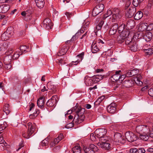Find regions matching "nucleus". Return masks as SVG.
I'll use <instances>...</instances> for the list:
<instances>
[{"label": "nucleus", "instance_id": "nucleus-44", "mask_svg": "<svg viewBox=\"0 0 153 153\" xmlns=\"http://www.w3.org/2000/svg\"><path fill=\"white\" fill-rule=\"evenodd\" d=\"M39 113V111L38 110H36L35 112L33 114L30 115L29 117L30 119H34L35 118Z\"/></svg>", "mask_w": 153, "mask_h": 153}, {"label": "nucleus", "instance_id": "nucleus-50", "mask_svg": "<svg viewBox=\"0 0 153 153\" xmlns=\"http://www.w3.org/2000/svg\"><path fill=\"white\" fill-rule=\"evenodd\" d=\"M55 86L51 82H49L47 84V88L48 89L51 90L54 89L55 88Z\"/></svg>", "mask_w": 153, "mask_h": 153}, {"label": "nucleus", "instance_id": "nucleus-3", "mask_svg": "<svg viewBox=\"0 0 153 153\" xmlns=\"http://www.w3.org/2000/svg\"><path fill=\"white\" fill-rule=\"evenodd\" d=\"M126 44L128 45V47L131 51H135L137 50V45L135 42L133 41L132 36L125 38Z\"/></svg>", "mask_w": 153, "mask_h": 153}, {"label": "nucleus", "instance_id": "nucleus-12", "mask_svg": "<svg viewBox=\"0 0 153 153\" xmlns=\"http://www.w3.org/2000/svg\"><path fill=\"white\" fill-rule=\"evenodd\" d=\"M126 139L129 142H131L137 140L136 137L132 132H127L125 134Z\"/></svg>", "mask_w": 153, "mask_h": 153}, {"label": "nucleus", "instance_id": "nucleus-28", "mask_svg": "<svg viewBox=\"0 0 153 153\" xmlns=\"http://www.w3.org/2000/svg\"><path fill=\"white\" fill-rule=\"evenodd\" d=\"M104 76L99 75H95L92 76L94 83L100 82V80H102Z\"/></svg>", "mask_w": 153, "mask_h": 153}, {"label": "nucleus", "instance_id": "nucleus-13", "mask_svg": "<svg viewBox=\"0 0 153 153\" xmlns=\"http://www.w3.org/2000/svg\"><path fill=\"white\" fill-rule=\"evenodd\" d=\"M114 139L116 142L121 144L125 143L126 141L124 137L119 133H116L114 134Z\"/></svg>", "mask_w": 153, "mask_h": 153}, {"label": "nucleus", "instance_id": "nucleus-52", "mask_svg": "<svg viewBox=\"0 0 153 153\" xmlns=\"http://www.w3.org/2000/svg\"><path fill=\"white\" fill-rule=\"evenodd\" d=\"M27 48V46L24 45L21 46L20 47V49H19L20 50V52H21L22 53L23 52L26 51Z\"/></svg>", "mask_w": 153, "mask_h": 153}, {"label": "nucleus", "instance_id": "nucleus-48", "mask_svg": "<svg viewBox=\"0 0 153 153\" xmlns=\"http://www.w3.org/2000/svg\"><path fill=\"white\" fill-rule=\"evenodd\" d=\"M67 50V48H62L59 51V53L57 54L58 56H61L64 55L66 53Z\"/></svg>", "mask_w": 153, "mask_h": 153}, {"label": "nucleus", "instance_id": "nucleus-40", "mask_svg": "<svg viewBox=\"0 0 153 153\" xmlns=\"http://www.w3.org/2000/svg\"><path fill=\"white\" fill-rule=\"evenodd\" d=\"M123 85L126 87H129L132 85V81L130 80H125L123 82Z\"/></svg>", "mask_w": 153, "mask_h": 153}, {"label": "nucleus", "instance_id": "nucleus-61", "mask_svg": "<svg viewBox=\"0 0 153 153\" xmlns=\"http://www.w3.org/2000/svg\"><path fill=\"white\" fill-rule=\"evenodd\" d=\"M24 146V145L23 142L22 141H21L20 142L19 144V145L18 146V148L17 149H16V151H18L21 148L23 147Z\"/></svg>", "mask_w": 153, "mask_h": 153}, {"label": "nucleus", "instance_id": "nucleus-16", "mask_svg": "<svg viewBox=\"0 0 153 153\" xmlns=\"http://www.w3.org/2000/svg\"><path fill=\"white\" fill-rule=\"evenodd\" d=\"M116 109V104L115 103H112L107 107V110L110 113L113 114L115 113Z\"/></svg>", "mask_w": 153, "mask_h": 153}, {"label": "nucleus", "instance_id": "nucleus-41", "mask_svg": "<svg viewBox=\"0 0 153 153\" xmlns=\"http://www.w3.org/2000/svg\"><path fill=\"white\" fill-rule=\"evenodd\" d=\"M146 46V45H145L144 47V48L143 50L145 53V55L146 56L147 55H149L153 53V51L152 50V48H149L147 49H145L144 47Z\"/></svg>", "mask_w": 153, "mask_h": 153}, {"label": "nucleus", "instance_id": "nucleus-27", "mask_svg": "<svg viewBox=\"0 0 153 153\" xmlns=\"http://www.w3.org/2000/svg\"><path fill=\"white\" fill-rule=\"evenodd\" d=\"M91 51L93 53H96L99 51L100 49L94 41L91 45Z\"/></svg>", "mask_w": 153, "mask_h": 153}, {"label": "nucleus", "instance_id": "nucleus-18", "mask_svg": "<svg viewBox=\"0 0 153 153\" xmlns=\"http://www.w3.org/2000/svg\"><path fill=\"white\" fill-rule=\"evenodd\" d=\"M56 96H53L47 102L46 105L48 106L52 107L54 106L56 103Z\"/></svg>", "mask_w": 153, "mask_h": 153}, {"label": "nucleus", "instance_id": "nucleus-58", "mask_svg": "<svg viewBox=\"0 0 153 153\" xmlns=\"http://www.w3.org/2000/svg\"><path fill=\"white\" fill-rule=\"evenodd\" d=\"M122 73L121 72L120 74V77L118 80L120 81V82H121L124 80L125 76L124 75H122Z\"/></svg>", "mask_w": 153, "mask_h": 153}, {"label": "nucleus", "instance_id": "nucleus-51", "mask_svg": "<svg viewBox=\"0 0 153 153\" xmlns=\"http://www.w3.org/2000/svg\"><path fill=\"white\" fill-rule=\"evenodd\" d=\"M90 138L92 141H94L96 139H98V138L96 137V134L95 133V134L92 133L90 135Z\"/></svg>", "mask_w": 153, "mask_h": 153}, {"label": "nucleus", "instance_id": "nucleus-34", "mask_svg": "<svg viewBox=\"0 0 153 153\" xmlns=\"http://www.w3.org/2000/svg\"><path fill=\"white\" fill-rule=\"evenodd\" d=\"M73 153H81V148L79 145L74 146L72 149Z\"/></svg>", "mask_w": 153, "mask_h": 153}, {"label": "nucleus", "instance_id": "nucleus-30", "mask_svg": "<svg viewBox=\"0 0 153 153\" xmlns=\"http://www.w3.org/2000/svg\"><path fill=\"white\" fill-rule=\"evenodd\" d=\"M121 72L120 70L117 71L115 72V74L112 76L111 77V80H114L115 81H117L120 77V74Z\"/></svg>", "mask_w": 153, "mask_h": 153}, {"label": "nucleus", "instance_id": "nucleus-9", "mask_svg": "<svg viewBox=\"0 0 153 153\" xmlns=\"http://www.w3.org/2000/svg\"><path fill=\"white\" fill-rule=\"evenodd\" d=\"M132 33L129 30H125L118 37L117 41L119 43H121L124 41L125 38L129 37V36H131Z\"/></svg>", "mask_w": 153, "mask_h": 153}, {"label": "nucleus", "instance_id": "nucleus-10", "mask_svg": "<svg viewBox=\"0 0 153 153\" xmlns=\"http://www.w3.org/2000/svg\"><path fill=\"white\" fill-rule=\"evenodd\" d=\"M104 5L103 4H99L94 7L92 12V15L95 16L101 13L103 10Z\"/></svg>", "mask_w": 153, "mask_h": 153}, {"label": "nucleus", "instance_id": "nucleus-47", "mask_svg": "<svg viewBox=\"0 0 153 153\" xmlns=\"http://www.w3.org/2000/svg\"><path fill=\"white\" fill-rule=\"evenodd\" d=\"M103 23L104 22L101 21L97 26L96 28V29L95 30V33L97 32L98 30H99L101 29L102 26L103 24Z\"/></svg>", "mask_w": 153, "mask_h": 153}, {"label": "nucleus", "instance_id": "nucleus-59", "mask_svg": "<svg viewBox=\"0 0 153 153\" xmlns=\"http://www.w3.org/2000/svg\"><path fill=\"white\" fill-rule=\"evenodd\" d=\"M65 15L68 19L70 18L71 16H72L74 15L73 13L70 12H66L65 13Z\"/></svg>", "mask_w": 153, "mask_h": 153}, {"label": "nucleus", "instance_id": "nucleus-11", "mask_svg": "<svg viewBox=\"0 0 153 153\" xmlns=\"http://www.w3.org/2000/svg\"><path fill=\"white\" fill-rule=\"evenodd\" d=\"M98 150L97 147L93 144L90 145L89 147H86L84 149L85 153H95Z\"/></svg>", "mask_w": 153, "mask_h": 153}, {"label": "nucleus", "instance_id": "nucleus-5", "mask_svg": "<svg viewBox=\"0 0 153 153\" xmlns=\"http://www.w3.org/2000/svg\"><path fill=\"white\" fill-rule=\"evenodd\" d=\"M98 145L103 149L108 151H110L113 148V144L109 141L108 138L105 141H100L98 143Z\"/></svg>", "mask_w": 153, "mask_h": 153}, {"label": "nucleus", "instance_id": "nucleus-7", "mask_svg": "<svg viewBox=\"0 0 153 153\" xmlns=\"http://www.w3.org/2000/svg\"><path fill=\"white\" fill-rule=\"evenodd\" d=\"M139 136L140 139L145 141H146L148 139L149 136L153 138V126L151 130L149 129L148 131H145L140 134Z\"/></svg>", "mask_w": 153, "mask_h": 153}, {"label": "nucleus", "instance_id": "nucleus-42", "mask_svg": "<svg viewBox=\"0 0 153 153\" xmlns=\"http://www.w3.org/2000/svg\"><path fill=\"white\" fill-rule=\"evenodd\" d=\"M143 16V13L141 11H138L135 14L134 19L135 20H139Z\"/></svg>", "mask_w": 153, "mask_h": 153}, {"label": "nucleus", "instance_id": "nucleus-35", "mask_svg": "<svg viewBox=\"0 0 153 153\" xmlns=\"http://www.w3.org/2000/svg\"><path fill=\"white\" fill-rule=\"evenodd\" d=\"M84 55V53L83 52L77 55L76 58L75 60H76V62H75L77 64L79 63L83 59Z\"/></svg>", "mask_w": 153, "mask_h": 153}, {"label": "nucleus", "instance_id": "nucleus-36", "mask_svg": "<svg viewBox=\"0 0 153 153\" xmlns=\"http://www.w3.org/2000/svg\"><path fill=\"white\" fill-rule=\"evenodd\" d=\"M148 24L146 23H141L138 28V29L140 31H143L147 29Z\"/></svg>", "mask_w": 153, "mask_h": 153}, {"label": "nucleus", "instance_id": "nucleus-22", "mask_svg": "<svg viewBox=\"0 0 153 153\" xmlns=\"http://www.w3.org/2000/svg\"><path fill=\"white\" fill-rule=\"evenodd\" d=\"M96 44L97 45L100 49L102 48L104 46H105V43L102 40L97 39L94 40Z\"/></svg>", "mask_w": 153, "mask_h": 153}, {"label": "nucleus", "instance_id": "nucleus-14", "mask_svg": "<svg viewBox=\"0 0 153 153\" xmlns=\"http://www.w3.org/2000/svg\"><path fill=\"white\" fill-rule=\"evenodd\" d=\"M43 27L46 29H50L52 28L53 24L51 20L48 18L45 19L44 20L42 25Z\"/></svg>", "mask_w": 153, "mask_h": 153}, {"label": "nucleus", "instance_id": "nucleus-1", "mask_svg": "<svg viewBox=\"0 0 153 153\" xmlns=\"http://www.w3.org/2000/svg\"><path fill=\"white\" fill-rule=\"evenodd\" d=\"M121 17L120 11L118 9L115 8L113 11L110 9L108 10L104 15L103 19H105L108 18L110 22H117Z\"/></svg>", "mask_w": 153, "mask_h": 153}, {"label": "nucleus", "instance_id": "nucleus-39", "mask_svg": "<svg viewBox=\"0 0 153 153\" xmlns=\"http://www.w3.org/2000/svg\"><path fill=\"white\" fill-rule=\"evenodd\" d=\"M135 25V22L132 20H129L128 21L127 26L128 28H132Z\"/></svg>", "mask_w": 153, "mask_h": 153}, {"label": "nucleus", "instance_id": "nucleus-4", "mask_svg": "<svg viewBox=\"0 0 153 153\" xmlns=\"http://www.w3.org/2000/svg\"><path fill=\"white\" fill-rule=\"evenodd\" d=\"M28 130L27 131L22 133V136L26 139L30 138L31 134L34 132L35 128V125L34 123L32 124L31 123L29 122L27 123Z\"/></svg>", "mask_w": 153, "mask_h": 153}, {"label": "nucleus", "instance_id": "nucleus-53", "mask_svg": "<svg viewBox=\"0 0 153 153\" xmlns=\"http://www.w3.org/2000/svg\"><path fill=\"white\" fill-rule=\"evenodd\" d=\"M48 141L45 139L42 141L40 145L42 147L46 146L48 145Z\"/></svg>", "mask_w": 153, "mask_h": 153}, {"label": "nucleus", "instance_id": "nucleus-45", "mask_svg": "<svg viewBox=\"0 0 153 153\" xmlns=\"http://www.w3.org/2000/svg\"><path fill=\"white\" fill-rule=\"evenodd\" d=\"M125 25L124 24H122L119 27H118V30L119 33H122L124 31V28Z\"/></svg>", "mask_w": 153, "mask_h": 153}, {"label": "nucleus", "instance_id": "nucleus-55", "mask_svg": "<svg viewBox=\"0 0 153 153\" xmlns=\"http://www.w3.org/2000/svg\"><path fill=\"white\" fill-rule=\"evenodd\" d=\"M14 51L13 49V48H9L5 54L7 55H11V54Z\"/></svg>", "mask_w": 153, "mask_h": 153}, {"label": "nucleus", "instance_id": "nucleus-54", "mask_svg": "<svg viewBox=\"0 0 153 153\" xmlns=\"http://www.w3.org/2000/svg\"><path fill=\"white\" fill-rule=\"evenodd\" d=\"M1 48L2 51H5L8 48V45L6 43H4L1 45Z\"/></svg>", "mask_w": 153, "mask_h": 153}, {"label": "nucleus", "instance_id": "nucleus-32", "mask_svg": "<svg viewBox=\"0 0 153 153\" xmlns=\"http://www.w3.org/2000/svg\"><path fill=\"white\" fill-rule=\"evenodd\" d=\"M37 104L38 107L42 108L44 107L45 104L44 99L43 97H40L37 101Z\"/></svg>", "mask_w": 153, "mask_h": 153}, {"label": "nucleus", "instance_id": "nucleus-37", "mask_svg": "<svg viewBox=\"0 0 153 153\" xmlns=\"http://www.w3.org/2000/svg\"><path fill=\"white\" fill-rule=\"evenodd\" d=\"M142 79V77L140 75H138L135 79L134 81L137 84L139 85H141L143 84L142 82L140 80Z\"/></svg>", "mask_w": 153, "mask_h": 153}, {"label": "nucleus", "instance_id": "nucleus-23", "mask_svg": "<svg viewBox=\"0 0 153 153\" xmlns=\"http://www.w3.org/2000/svg\"><path fill=\"white\" fill-rule=\"evenodd\" d=\"M93 79L92 77H90L88 76H86L85 77V82L86 85L91 86L94 83Z\"/></svg>", "mask_w": 153, "mask_h": 153}, {"label": "nucleus", "instance_id": "nucleus-21", "mask_svg": "<svg viewBox=\"0 0 153 153\" xmlns=\"http://www.w3.org/2000/svg\"><path fill=\"white\" fill-rule=\"evenodd\" d=\"M9 106V105L8 104L5 105L4 107L3 110L0 111V118H2V114H4L3 112L5 113L6 114H8L10 113V110Z\"/></svg>", "mask_w": 153, "mask_h": 153}, {"label": "nucleus", "instance_id": "nucleus-64", "mask_svg": "<svg viewBox=\"0 0 153 153\" xmlns=\"http://www.w3.org/2000/svg\"><path fill=\"white\" fill-rule=\"evenodd\" d=\"M148 93L149 95L153 97V88H150L148 91Z\"/></svg>", "mask_w": 153, "mask_h": 153}, {"label": "nucleus", "instance_id": "nucleus-2", "mask_svg": "<svg viewBox=\"0 0 153 153\" xmlns=\"http://www.w3.org/2000/svg\"><path fill=\"white\" fill-rule=\"evenodd\" d=\"M107 130L105 128H100L97 129L95 131L96 137L100 141H105L108 137L106 135Z\"/></svg>", "mask_w": 153, "mask_h": 153}, {"label": "nucleus", "instance_id": "nucleus-15", "mask_svg": "<svg viewBox=\"0 0 153 153\" xmlns=\"http://www.w3.org/2000/svg\"><path fill=\"white\" fill-rule=\"evenodd\" d=\"M146 126L144 125H140L136 127V130L137 133L140 134L143 133L144 132H146L149 131V128H147Z\"/></svg>", "mask_w": 153, "mask_h": 153}, {"label": "nucleus", "instance_id": "nucleus-26", "mask_svg": "<svg viewBox=\"0 0 153 153\" xmlns=\"http://www.w3.org/2000/svg\"><path fill=\"white\" fill-rule=\"evenodd\" d=\"M22 54V52H20L19 49H17L16 50L13 56V55H11L10 56L9 55L8 56H9V59H10V56H11L12 58H11V60L12 59V58H13V59H16L18 58L19 56Z\"/></svg>", "mask_w": 153, "mask_h": 153}, {"label": "nucleus", "instance_id": "nucleus-33", "mask_svg": "<svg viewBox=\"0 0 153 153\" xmlns=\"http://www.w3.org/2000/svg\"><path fill=\"white\" fill-rule=\"evenodd\" d=\"M7 126V124L6 122L0 120V134L2 133L3 130Z\"/></svg>", "mask_w": 153, "mask_h": 153}, {"label": "nucleus", "instance_id": "nucleus-60", "mask_svg": "<svg viewBox=\"0 0 153 153\" xmlns=\"http://www.w3.org/2000/svg\"><path fill=\"white\" fill-rule=\"evenodd\" d=\"M145 150L143 148H141L137 149V153H145Z\"/></svg>", "mask_w": 153, "mask_h": 153}, {"label": "nucleus", "instance_id": "nucleus-20", "mask_svg": "<svg viewBox=\"0 0 153 153\" xmlns=\"http://www.w3.org/2000/svg\"><path fill=\"white\" fill-rule=\"evenodd\" d=\"M74 108L76 109L75 112L77 116H84L83 115L84 110V109L82 108L81 107H77L76 106L74 107Z\"/></svg>", "mask_w": 153, "mask_h": 153}, {"label": "nucleus", "instance_id": "nucleus-56", "mask_svg": "<svg viewBox=\"0 0 153 153\" xmlns=\"http://www.w3.org/2000/svg\"><path fill=\"white\" fill-rule=\"evenodd\" d=\"M105 97L103 96L99 97L96 101L94 102V103L96 102L97 103L99 104L105 99Z\"/></svg>", "mask_w": 153, "mask_h": 153}, {"label": "nucleus", "instance_id": "nucleus-43", "mask_svg": "<svg viewBox=\"0 0 153 153\" xmlns=\"http://www.w3.org/2000/svg\"><path fill=\"white\" fill-rule=\"evenodd\" d=\"M90 22L89 21H84L82 24V29L84 30L87 29L89 27Z\"/></svg>", "mask_w": 153, "mask_h": 153}, {"label": "nucleus", "instance_id": "nucleus-6", "mask_svg": "<svg viewBox=\"0 0 153 153\" xmlns=\"http://www.w3.org/2000/svg\"><path fill=\"white\" fill-rule=\"evenodd\" d=\"M14 34V29L12 27H8L6 31L1 35V39L4 41L7 40L11 37Z\"/></svg>", "mask_w": 153, "mask_h": 153}, {"label": "nucleus", "instance_id": "nucleus-63", "mask_svg": "<svg viewBox=\"0 0 153 153\" xmlns=\"http://www.w3.org/2000/svg\"><path fill=\"white\" fill-rule=\"evenodd\" d=\"M137 149L136 148H131L130 149L129 152L131 153H137Z\"/></svg>", "mask_w": 153, "mask_h": 153}, {"label": "nucleus", "instance_id": "nucleus-38", "mask_svg": "<svg viewBox=\"0 0 153 153\" xmlns=\"http://www.w3.org/2000/svg\"><path fill=\"white\" fill-rule=\"evenodd\" d=\"M77 117H74V121L78 123H80L84 120L85 117L84 116Z\"/></svg>", "mask_w": 153, "mask_h": 153}, {"label": "nucleus", "instance_id": "nucleus-25", "mask_svg": "<svg viewBox=\"0 0 153 153\" xmlns=\"http://www.w3.org/2000/svg\"><path fill=\"white\" fill-rule=\"evenodd\" d=\"M138 72V70L136 69L129 70L127 72L126 76L127 77H130L134 76L137 74Z\"/></svg>", "mask_w": 153, "mask_h": 153}, {"label": "nucleus", "instance_id": "nucleus-24", "mask_svg": "<svg viewBox=\"0 0 153 153\" xmlns=\"http://www.w3.org/2000/svg\"><path fill=\"white\" fill-rule=\"evenodd\" d=\"M12 58L11 56H10V59H9V56H5L4 59V64L7 66V68L8 69H10V68L11 66L10 64V62H11V59Z\"/></svg>", "mask_w": 153, "mask_h": 153}, {"label": "nucleus", "instance_id": "nucleus-8", "mask_svg": "<svg viewBox=\"0 0 153 153\" xmlns=\"http://www.w3.org/2000/svg\"><path fill=\"white\" fill-rule=\"evenodd\" d=\"M31 12L30 10H28L27 11L22 12L21 14L23 16L25 17V19L27 21H31V23H33L36 20V19L35 18V16H31Z\"/></svg>", "mask_w": 153, "mask_h": 153}, {"label": "nucleus", "instance_id": "nucleus-46", "mask_svg": "<svg viewBox=\"0 0 153 153\" xmlns=\"http://www.w3.org/2000/svg\"><path fill=\"white\" fill-rule=\"evenodd\" d=\"M63 138V136L62 134H60L58 136L56 139H55L54 141V142L56 144H57L61 140H62Z\"/></svg>", "mask_w": 153, "mask_h": 153}, {"label": "nucleus", "instance_id": "nucleus-19", "mask_svg": "<svg viewBox=\"0 0 153 153\" xmlns=\"http://www.w3.org/2000/svg\"><path fill=\"white\" fill-rule=\"evenodd\" d=\"M10 8V6L8 4H3L0 5V13H4L9 10Z\"/></svg>", "mask_w": 153, "mask_h": 153}, {"label": "nucleus", "instance_id": "nucleus-29", "mask_svg": "<svg viewBox=\"0 0 153 153\" xmlns=\"http://www.w3.org/2000/svg\"><path fill=\"white\" fill-rule=\"evenodd\" d=\"M118 28V25L116 23L115 24L110 28L109 34L111 35H112L115 34L117 32Z\"/></svg>", "mask_w": 153, "mask_h": 153}, {"label": "nucleus", "instance_id": "nucleus-31", "mask_svg": "<svg viewBox=\"0 0 153 153\" xmlns=\"http://www.w3.org/2000/svg\"><path fill=\"white\" fill-rule=\"evenodd\" d=\"M152 34L151 33L147 32L143 36V39L146 41H149L152 39Z\"/></svg>", "mask_w": 153, "mask_h": 153}, {"label": "nucleus", "instance_id": "nucleus-17", "mask_svg": "<svg viewBox=\"0 0 153 153\" xmlns=\"http://www.w3.org/2000/svg\"><path fill=\"white\" fill-rule=\"evenodd\" d=\"M136 10V8L135 7H131L129 8L128 10L126 12V16L128 17L131 18L133 16Z\"/></svg>", "mask_w": 153, "mask_h": 153}, {"label": "nucleus", "instance_id": "nucleus-49", "mask_svg": "<svg viewBox=\"0 0 153 153\" xmlns=\"http://www.w3.org/2000/svg\"><path fill=\"white\" fill-rule=\"evenodd\" d=\"M35 2L37 6L39 8H42L44 7L45 4L44 1H42Z\"/></svg>", "mask_w": 153, "mask_h": 153}, {"label": "nucleus", "instance_id": "nucleus-62", "mask_svg": "<svg viewBox=\"0 0 153 153\" xmlns=\"http://www.w3.org/2000/svg\"><path fill=\"white\" fill-rule=\"evenodd\" d=\"M60 148V146H57L53 148V152H56L59 150Z\"/></svg>", "mask_w": 153, "mask_h": 153}, {"label": "nucleus", "instance_id": "nucleus-57", "mask_svg": "<svg viewBox=\"0 0 153 153\" xmlns=\"http://www.w3.org/2000/svg\"><path fill=\"white\" fill-rule=\"evenodd\" d=\"M141 2L139 0H133L132 4L134 6L137 7Z\"/></svg>", "mask_w": 153, "mask_h": 153}]
</instances>
